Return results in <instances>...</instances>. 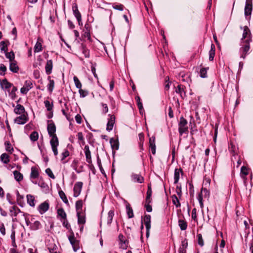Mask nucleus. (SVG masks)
I'll list each match as a JSON object with an SVG mask.
<instances>
[{
    "label": "nucleus",
    "mask_w": 253,
    "mask_h": 253,
    "mask_svg": "<svg viewBox=\"0 0 253 253\" xmlns=\"http://www.w3.org/2000/svg\"><path fill=\"white\" fill-rule=\"evenodd\" d=\"M31 88L30 84L29 83L28 85H24L23 87L21 88L20 92L22 94H26Z\"/></svg>",
    "instance_id": "nucleus-41"
},
{
    "label": "nucleus",
    "mask_w": 253,
    "mask_h": 253,
    "mask_svg": "<svg viewBox=\"0 0 253 253\" xmlns=\"http://www.w3.org/2000/svg\"><path fill=\"white\" fill-rule=\"evenodd\" d=\"M249 174L248 169L246 166H242L241 169V173L240 174L241 175H244V176H247Z\"/></svg>",
    "instance_id": "nucleus-45"
},
{
    "label": "nucleus",
    "mask_w": 253,
    "mask_h": 253,
    "mask_svg": "<svg viewBox=\"0 0 253 253\" xmlns=\"http://www.w3.org/2000/svg\"><path fill=\"white\" fill-rule=\"evenodd\" d=\"M78 223L79 224H84L85 223V215L82 211L77 212Z\"/></svg>",
    "instance_id": "nucleus-18"
},
{
    "label": "nucleus",
    "mask_w": 253,
    "mask_h": 253,
    "mask_svg": "<svg viewBox=\"0 0 253 253\" xmlns=\"http://www.w3.org/2000/svg\"><path fill=\"white\" fill-rule=\"evenodd\" d=\"M62 224H63V226L65 227V228H66L67 229L69 230L70 233H71L72 231H73L71 229L70 224L68 222V221L67 219V218L63 219Z\"/></svg>",
    "instance_id": "nucleus-44"
},
{
    "label": "nucleus",
    "mask_w": 253,
    "mask_h": 253,
    "mask_svg": "<svg viewBox=\"0 0 253 253\" xmlns=\"http://www.w3.org/2000/svg\"><path fill=\"white\" fill-rule=\"evenodd\" d=\"M0 233L2 236H4L6 234L5 228L3 223H0Z\"/></svg>",
    "instance_id": "nucleus-50"
},
{
    "label": "nucleus",
    "mask_w": 253,
    "mask_h": 253,
    "mask_svg": "<svg viewBox=\"0 0 253 253\" xmlns=\"http://www.w3.org/2000/svg\"><path fill=\"white\" fill-rule=\"evenodd\" d=\"M180 173L183 174L182 169L181 168L179 169H175L174 170V183L176 184L179 179Z\"/></svg>",
    "instance_id": "nucleus-17"
},
{
    "label": "nucleus",
    "mask_w": 253,
    "mask_h": 253,
    "mask_svg": "<svg viewBox=\"0 0 253 253\" xmlns=\"http://www.w3.org/2000/svg\"><path fill=\"white\" fill-rule=\"evenodd\" d=\"M79 92L80 93V97L84 98L88 94V91L87 90H84L82 88L79 89Z\"/></svg>",
    "instance_id": "nucleus-48"
},
{
    "label": "nucleus",
    "mask_w": 253,
    "mask_h": 253,
    "mask_svg": "<svg viewBox=\"0 0 253 253\" xmlns=\"http://www.w3.org/2000/svg\"><path fill=\"white\" fill-rule=\"evenodd\" d=\"M115 121V117L114 115H111L109 120L107 124L106 130L110 131L113 129V126Z\"/></svg>",
    "instance_id": "nucleus-11"
},
{
    "label": "nucleus",
    "mask_w": 253,
    "mask_h": 253,
    "mask_svg": "<svg viewBox=\"0 0 253 253\" xmlns=\"http://www.w3.org/2000/svg\"><path fill=\"white\" fill-rule=\"evenodd\" d=\"M0 159L1 162H2L4 164H7L9 161V156L6 153L2 154L0 156Z\"/></svg>",
    "instance_id": "nucleus-38"
},
{
    "label": "nucleus",
    "mask_w": 253,
    "mask_h": 253,
    "mask_svg": "<svg viewBox=\"0 0 253 253\" xmlns=\"http://www.w3.org/2000/svg\"><path fill=\"white\" fill-rule=\"evenodd\" d=\"M81 50L84 57L88 58L89 57V50L85 46L82 45Z\"/></svg>",
    "instance_id": "nucleus-40"
},
{
    "label": "nucleus",
    "mask_w": 253,
    "mask_h": 253,
    "mask_svg": "<svg viewBox=\"0 0 253 253\" xmlns=\"http://www.w3.org/2000/svg\"><path fill=\"white\" fill-rule=\"evenodd\" d=\"M16 195H17V202H18V204H19L21 206H22L21 204L22 203V200L23 199V196L20 195L18 191H16Z\"/></svg>",
    "instance_id": "nucleus-59"
},
{
    "label": "nucleus",
    "mask_w": 253,
    "mask_h": 253,
    "mask_svg": "<svg viewBox=\"0 0 253 253\" xmlns=\"http://www.w3.org/2000/svg\"><path fill=\"white\" fill-rule=\"evenodd\" d=\"M131 178L134 182L142 183L144 181L143 177L139 174L132 173L131 175Z\"/></svg>",
    "instance_id": "nucleus-10"
},
{
    "label": "nucleus",
    "mask_w": 253,
    "mask_h": 253,
    "mask_svg": "<svg viewBox=\"0 0 253 253\" xmlns=\"http://www.w3.org/2000/svg\"><path fill=\"white\" fill-rule=\"evenodd\" d=\"M14 112L16 114H23L25 112V108L24 107L20 105L17 104L14 108Z\"/></svg>",
    "instance_id": "nucleus-21"
},
{
    "label": "nucleus",
    "mask_w": 253,
    "mask_h": 253,
    "mask_svg": "<svg viewBox=\"0 0 253 253\" xmlns=\"http://www.w3.org/2000/svg\"><path fill=\"white\" fill-rule=\"evenodd\" d=\"M9 43L8 41H2L0 42V48L1 51H3L4 52H6L7 49V45Z\"/></svg>",
    "instance_id": "nucleus-30"
},
{
    "label": "nucleus",
    "mask_w": 253,
    "mask_h": 253,
    "mask_svg": "<svg viewBox=\"0 0 253 253\" xmlns=\"http://www.w3.org/2000/svg\"><path fill=\"white\" fill-rule=\"evenodd\" d=\"M151 203H146L145 205V208H146V210L147 212H151L152 211V206L150 205Z\"/></svg>",
    "instance_id": "nucleus-64"
},
{
    "label": "nucleus",
    "mask_w": 253,
    "mask_h": 253,
    "mask_svg": "<svg viewBox=\"0 0 253 253\" xmlns=\"http://www.w3.org/2000/svg\"><path fill=\"white\" fill-rule=\"evenodd\" d=\"M72 10L73 12V14L75 17L76 18L78 23L80 24V22H81V14L80 11L78 10V5L77 3H75L73 4L72 6Z\"/></svg>",
    "instance_id": "nucleus-8"
},
{
    "label": "nucleus",
    "mask_w": 253,
    "mask_h": 253,
    "mask_svg": "<svg viewBox=\"0 0 253 253\" xmlns=\"http://www.w3.org/2000/svg\"><path fill=\"white\" fill-rule=\"evenodd\" d=\"M102 107V113L106 114L108 112V107L106 104L102 103L101 104Z\"/></svg>",
    "instance_id": "nucleus-62"
},
{
    "label": "nucleus",
    "mask_w": 253,
    "mask_h": 253,
    "mask_svg": "<svg viewBox=\"0 0 253 253\" xmlns=\"http://www.w3.org/2000/svg\"><path fill=\"white\" fill-rule=\"evenodd\" d=\"M19 67L15 60L10 62L9 70L13 73H17L19 71Z\"/></svg>",
    "instance_id": "nucleus-15"
},
{
    "label": "nucleus",
    "mask_w": 253,
    "mask_h": 253,
    "mask_svg": "<svg viewBox=\"0 0 253 253\" xmlns=\"http://www.w3.org/2000/svg\"><path fill=\"white\" fill-rule=\"evenodd\" d=\"M32 129V126L31 122L28 125H26L24 128L25 132L27 134L30 133V130Z\"/></svg>",
    "instance_id": "nucleus-61"
},
{
    "label": "nucleus",
    "mask_w": 253,
    "mask_h": 253,
    "mask_svg": "<svg viewBox=\"0 0 253 253\" xmlns=\"http://www.w3.org/2000/svg\"><path fill=\"white\" fill-rule=\"evenodd\" d=\"M70 153L69 151L67 149H65L63 152L61 154L62 158L61 160L63 161L66 158L69 156Z\"/></svg>",
    "instance_id": "nucleus-53"
},
{
    "label": "nucleus",
    "mask_w": 253,
    "mask_h": 253,
    "mask_svg": "<svg viewBox=\"0 0 253 253\" xmlns=\"http://www.w3.org/2000/svg\"><path fill=\"white\" fill-rule=\"evenodd\" d=\"M114 216V210H110L108 212V216H107V224L108 225H110L113 220V218Z\"/></svg>",
    "instance_id": "nucleus-26"
},
{
    "label": "nucleus",
    "mask_w": 253,
    "mask_h": 253,
    "mask_svg": "<svg viewBox=\"0 0 253 253\" xmlns=\"http://www.w3.org/2000/svg\"><path fill=\"white\" fill-rule=\"evenodd\" d=\"M57 214L58 216H60L61 218L63 219H65L67 217L66 213L64 210H63V209L62 208L58 209Z\"/></svg>",
    "instance_id": "nucleus-36"
},
{
    "label": "nucleus",
    "mask_w": 253,
    "mask_h": 253,
    "mask_svg": "<svg viewBox=\"0 0 253 253\" xmlns=\"http://www.w3.org/2000/svg\"><path fill=\"white\" fill-rule=\"evenodd\" d=\"M84 153L85 155L86 161L88 164L92 163L91 152L89 150V147L88 145H85L84 148Z\"/></svg>",
    "instance_id": "nucleus-13"
},
{
    "label": "nucleus",
    "mask_w": 253,
    "mask_h": 253,
    "mask_svg": "<svg viewBox=\"0 0 253 253\" xmlns=\"http://www.w3.org/2000/svg\"><path fill=\"white\" fill-rule=\"evenodd\" d=\"M17 91V87L14 86H13L11 91L9 93V96L12 100H14L15 99L16 97L15 92Z\"/></svg>",
    "instance_id": "nucleus-37"
},
{
    "label": "nucleus",
    "mask_w": 253,
    "mask_h": 253,
    "mask_svg": "<svg viewBox=\"0 0 253 253\" xmlns=\"http://www.w3.org/2000/svg\"><path fill=\"white\" fill-rule=\"evenodd\" d=\"M27 117L24 114L21 115V116L17 117L15 119V122L19 125H23L27 121Z\"/></svg>",
    "instance_id": "nucleus-12"
},
{
    "label": "nucleus",
    "mask_w": 253,
    "mask_h": 253,
    "mask_svg": "<svg viewBox=\"0 0 253 253\" xmlns=\"http://www.w3.org/2000/svg\"><path fill=\"white\" fill-rule=\"evenodd\" d=\"M83 185V183L82 182H77L75 183L73 188L74 197H77L80 195L82 189Z\"/></svg>",
    "instance_id": "nucleus-7"
},
{
    "label": "nucleus",
    "mask_w": 253,
    "mask_h": 253,
    "mask_svg": "<svg viewBox=\"0 0 253 253\" xmlns=\"http://www.w3.org/2000/svg\"><path fill=\"white\" fill-rule=\"evenodd\" d=\"M126 213L129 218H131L134 216L133 210L131 208L130 204L126 202Z\"/></svg>",
    "instance_id": "nucleus-24"
},
{
    "label": "nucleus",
    "mask_w": 253,
    "mask_h": 253,
    "mask_svg": "<svg viewBox=\"0 0 253 253\" xmlns=\"http://www.w3.org/2000/svg\"><path fill=\"white\" fill-rule=\"evenodd\" d=\"M183 86V85L179 84L177 86L175 89V92L177 93L180 94L182 98H183L186 96Z\"/></svg>",
    "instance_id": "nucleus-23"
},
{
    "label": "nucleus",
    "mask_w": 253,
    "mask_h": 253,
    "mask_svg": "<svg viewBox=\"0 0 253 253\" xmlns=\"http://www.w3.org/2000/svg\"><path fill=\"white\" fill-rule=\"evenodd\" d=\"M11 215L13 216H17V214L19 212V209L16 206H13L10 210Z\"/></svg>",
    "instance_id": "nucleus-35"
},
{
    "label": "nucleus",
    "mask_w": 253,
    "mask_h": 253,
    "mask_svg": "<svg viewBox=\"0 0 253 253\" xmlns=\"http://www.w3.org/2000/svg\"><path fill=\"white\" fill-rule=\"evenodd\" d=\"M178 226L181 230H185L187 227V223L186 221L182 219L178 220Z\"/></svg>",
    "instance_id": "nucleus-29"
},
{
    "label": "nucleus",
    "mask_w": 253,
    "mask_h": 253,
    "mask_svg": "<svg viewBox=\"0 0 253 253\" xmlns=\"http://www.w3.org/2000/svg\"><path fill=\"white\" fill-rule=\"evenodd\" d=\"M53 63L51 60H48L46 62L45 69L47 75H50L52 72Z\"/></svg>",
    "instance_id": "nucleus-16"
},
{
    "label": "nucleus",
    "mask_w": 253,
    "mask_h": 253,
    "mask_svg": "<svg viewBox=\"0 0 253 253\" xmlns=\"http://www.w3.org/2000/svg\"><path fill=\"white\" fill-rule=\"evenodd\" d=\"M251 32L247 26H245L244 29V31L242 35V38L241 39V41H245V40L247 39L249 37H251Z\"/></svg>",
    "instance_id": "nucleus-20"
},
{
    "label": "nucleus",
    "mask_w": 253,
    "mask_h": 253,
    "mask_svg": "<svg viewBox=\"0 0 253 253\" xmlns=\"http://www.w3.org/2000/svg\"><path fill=\"white\" fill-rule=\"evenodd\" d=\"M58 194H59L60 198L63 201V202L65 204H66L67 205H69L68 199H67L65 193L62 190H60L58 191Z\"/></svg>",
    "instance_id": "nucleus-25"
},
{
    "label": "nucleus",
    "mask_w": 253,
    "mask_h": 253,
    "mask_svg": "<svg viewBox=\"0 0 253 253\" xmlns=\"http://www.w3.org/2000/svg\"><path fill=\"white\" fill-rule=\"evenodd\" d=\"M110 143L113 149L118 150L119 147V142L117 140L113 138H111L110 140Z\"/></svg>",
    "instance_id": "nucleus-28"
},
{
    "label": "nucleus",
    "mask_w": 253,
    "mask_h": 253,
    "mask_svg": "<svg viewBox=\"0 0 253 253\" xmlns=\"http://www.w3.org/2000/svg\"><path fill=\"white\" fill-rule=\"evenodd\" d=\"M43 41L41 38H38L37 42L36 43L34 46V52H39L42 50V43Z\"/></svg>",
    "instance_id": "nucleus-14"
},
{
    "label": "nucleus",
    "mask_w": 253,
    "mask_h": 253,
    "mask_svg": "<svg viewBox=\"0 0 253 253\" xmlns=\"http://www.w3.org/2000/svg\"><path fill=\"white\" fill-rule=\"evenodd\" d=\"M5 53V56L6 57L9 59V62H11L12 61L15 60V55L13 51L10 52H6Z\"/></svg>",
    "instance_id": "nucleus-33"
},
{
    "label": "nucleus",
    "mask_w": 253,
    "mask_h": 253,
    "mask_svg": "<svg viewBox=\"0 0 253 253\" xmlns=\"http://www.w3.org/2000/svg\"><path fill=\"white\" fill-rule=\"evenodd\" d=\"M198 243L201 246L203 247L204 245V240L202 237V235L201 234H198L197 235Z\"/></svg>",
    "instance_id": "nucleus-47"
},
{
    "label": "nucleus",
    "mask_w": 253,
    "mask_h": 253,
    "mask_svg": "<svg viewBox=\"0 0 253 253\" xmlns=\"http://www.w3.org/2000/svg\"><path fill=\"white\" fill-rule=\"evenodd\" d=\"M44 104L45 107L47 110L49 111H51L53 108V105L50 103V102L48 100H46L44 101Z\"/></svg>",
    "instance_id": "nucleus-58"
},
{
    "label": "nucleus",
    "mask_w": 253,
    "mask_h": 253,
    "mask_svg": "<svg viewBox=\"0 0 253 253\" xmlns=\"http://www.w3.org/2000/svg\"><path fill=\"white\" fill-rule=\"evenodd\" d=\"M45 172L48 175V176L51 178L54 179L55 178V176L53 174L51 169L50 168H47L45 169Z\"/></svg>",
    "instance_id": "nucleus-49"
},
{
    "label": "nucleus",
    "mask_w": 253,
    "mask_h": 253,
    "mask_svg": "<svg viewBox=\"0 0 253 253\" xmlns=\"http://www.w3.org/2000/svg\"><path fill=\"white\" fill-rule=\"evenodd\" d=\"M209 69L208 68H202L200 70V76L202 78H205L207 77V70Z\"/></svg>",
    "instance_id": "nucleus-39"
},
{
    "label": "nucleus",
    "mask_w": 253,
    "mask_h": 253,
    "mask_svg": "<svg viewBox=\"0 0 253 253\" xmlns=\"http://www.w3.org/2000/svg\"><path fill=\"white\" fill-rule=\"evenodd\" d=\"M188 122L187 120L183 117H181L178 122V132L180 136H182L183 134H187L188 132V127L187 126Z\"/></svg>",
    "instance_id": "nucleus-3"
},
{
    "label": "nucleus",
    "mask_w": 253,
    "mask_h": 253,
    "mask_svg": "<svg viewBox=\"0 0 253 253\" xmlns=\"http://www.w3.org/2000/svg\"><path fill=\"white\" fill-rule=\"evenodd\" d=\"M135 100L137 102V106L139 108L140 113H142L144 111L142 103L141 101L140 97L139 96L135 97Z\"/></svg>",
    "instance_id": "nucleus-27"
},
{
    "label": "nucleus",
    "mask_w": 253,
    "mask_h": 253,
    "mask_svg": "<svg viewBox=\"0 0 253 253\" xmlns=\"http://www.w3.org/2000/svg\"><path fill=\"white\" fill-rule=\"evenodd\" d=\"M83 201L78 200L76 203V210L77 212L82 211Z\"/></svg>",
    "instance_id": "nucleus-34"
},
{
    "label": "nucleus",
    "mask_w": 253,
    "mask_h": 253,
    "mask_svg": "<svg viewBox=\"0 0 253 253\" xmlns=\"http://www.w3.org/2000/svg\"><path fill=\"white\" fill-rule=\"evenodd\" d=\"M149 147H156L155 145V137L154 136H152L149 141Z\"/></svg>",
    "instance_id": "nucleus-51"
},
{
    "label": "nucleus",
    "mask_w": 253,
    "mask_h": 253,
    "mask_svg": "<svg viewBox=\"0 0 253 253\" xmlns=\"http://www.w3.org/2000/svg\"><path fill=\"white\" fill-rule=\"evenodd\" d=\"M215 55V50L210 49L209 51V60L212 61L214 59V57Z\"/></svg>",
    "instance_id": "nucleus-63"
},
{
    "label": "nucleus",
    "mask_w": 253,
    "mask_h": 253,
    "mask_svg": "<svg viewBox=\"0 0 253 253\" xmlns=\"http://www.w3.org/2000/svg\"><path fill=\"white\" fill-rule=\"evenodd\" d=\"M112 7L119 11H123L124 10V6L122 4H117L116 3H114L112 5Z\"/></svg>",
    "instance_id": "nucleus-43"
},
{
    "label": "nucleus",
    "mask_w": 253,
    "mask_h": 253,
    "mask_svg": "<svg viewBox=\"0 0 253 253\" xmlns=\"http://www.w3.org/2000/svg\"><path fill=\"white\" fill-rule=\"evenodd\" d=\"M77 137L78 139L81 141L82 144L84 145L85 144V141L83 133L81 132H78L77 134Z\"/></svg>",
    "instance_id": "nucleus-54"
},
{
    "label": "nucleus",
    "mask_w": 253,
    "mask_h": 253,
    "mask_svg": "<svg viewBox=\"0 0 253 253\" xmlns=\"http://www.w3.org/2000/svg\"><path fill=\"white\" fill-rule=\"evenodd\" d=\"M152 194V190L151 184H148L147 191L146 193V200H145L146 203H151L152 202V199H151Z\"/></svg>",
    "instance_id": "nucleus-19"
},
{
    "label": "nucleus",
    "mask_w": 253,
    "mask_h": 253,
    "mask_svg": "<svg viewBox=\"0 0 253 253\" xmlns=\"http://www.w3.org/2000/svg\"><path fill=\"white\" fill-rule=\"evenodd\" d=\"M47 131L49 135L51 137L50 141V144L51 146L52 150L55 156L58 155L57 147L59 145V141L56 135L55 134L56 131V126L52 121H48Z\"/></svg>",
    "instance_id": "nucleus-1"
},
{
    "label": "nucleus",
    "mask_w": 253,
    "mask_h": 253,
    "mask_svg": "<svg viewBox=\"0 0 253 253\" xmlns=\"http://www.w3.org/2000/svg\"><path fill=\"white\" fill-rule=\"evenodd\" d=\"M253 10V2L252 0H246V4L244 9L245 16L247 19L248 16H250L252 14Z\"/></svg>",
    "instance_id": "nucleus-5"
},
{
    "label": "nucleus",
    "mask_w": 253,
    "mask_h": 253,
    "mask_svg": "<svg viewBox=\"0 0 253 253\" xmlns=\"http://www.w3.org/2000/svg\"><path fill=\"white\" fill-rule=\"evenodd\" d=\"M5 144L6 150L11 153V152L13 150V149L12 147L11 144L9 142H6Z\"/></svg>",
    "instance_id": "nucleus-60"
},
{
    "label": "nucleus",
    "mask_w": 253,
    "mask_h": 253,
    "mask_svg": "<svg viewBox=\"0 0 253 253\" xmlns=\"http://www.w3.org/2000/svg\"><path fill=\"white\" fill-rule=\"evenodd\" d=\"M97 164H98V166L99 167V168L100 169L101 172L102 173V174H105V171L102 166L101 160L99 159V157H97Z\"/></svg>",
    "instance_id": "nucleus-52"
},
{
    "label": "nucleus",
    "mask_w": 253,
    "mask_h": 253,
    "mask_svg": "<svg viewBox=\"0 0 253 253\" xmlns=\"http://www.w3.org/2000/svg\"><path fill=\"white\" fill-rule=\"evenodd\" d=\"M74 82L75 83L76 87L79 89L82 88V84L79 81V79L76 77L74 76L73 78Z\"/></svg>",
    "instance_id": "nucleus-46"
},
{
    "label": "nucleus",
    "mask_w": 253,
    "mask_h": 253,
    "mask_svg": "<svg viewBox=\"0 0 253 253\" xmlns=\"http://www.w3.org/2000/svg\"><path fill=\"white\" fill-rule=\"evenodd\" d=\"M172 198L173 204L175 206V207L177 208L180 207L181 205L177 196L175 195H173L172 196Z\"/></svg>",
    "instance_id": "nucleus-42"
},
{
    "label": "nucleus",
    "mask_w": 253,
    "mask_h": 253,
    "mask_svg": "<svg viewBox=\"0 0 253 253\" xmlns=\"http://www.w3.org/2000/svg\"><path fill=\"white\" fill-rule=\"evenodd\" d=\"M41 227V224L38 221H36L33 224V230H38Z\"/></svg>",
    "instance_id": "nucleus-56"
},
{
    "label": "nucleus",
    "mask_w": 253,
    "mask_h": 253,
    "mask_svg": "<svg viewBox=\"0 0 253 253\" xmlns=\"http://www.w3.org/2000/svg\"><path fill=\"white\" fill-rule=\"evenodd\" d=\"M13 174L15 179L17 181H20L23 179L22 174L17 170L13 171Z\"/></svg>",
    "instance_id": "nucleus-31"
},
{
    "label": "nucleus",
    "mask_w": 253,
    "mask_h": 253,
    "mask_svg": "<svg viewBox=\"0 0 253 253\" xmlns=\"http://www.w3.org/2000/svg\"><path fill=\"white\" fill-rule=\"evenodd\" d=\"M252 42V38L249 37L245 41H241V47L240 48V57L245 59L250 49V42Z\"/></svg>",
    "instance_id": "nucleus-2"
},
{
    "label": "nucleus",
    "mask_w": 253,
    "mask_h": 253,
    "mask_svg": "<svg viewBox=\"0 0 253 253\" xmlns=\"http://www.w3.org/2000/svg\"><path fill=\"white\" fill-rule=\"evenodd\" d=\"M144 222L146 229V235L147 237H148L151 228V215L149 214L145 215L144 217Z\"/></svg>",
    "instance_id": "nucleus-6"
},
{
    "label": "nucleus",
    "mask_w": 253,
    "mask_h": 253,
    "mask_svg": "<svg viewBox=\"0 0 253 253\" xmlns=\"http://www.w3.org/2000/svg\"><path fill=\"white\" fill-rule=\"evenodd\" d=\"M48 79L49 80V84L47 85V89L49 92H51L54 87V81L50 79V77H48Z\"/></svg>",
    "instance_id": "nucleus-32"
},
{
    "label": "nucleus",
    "mask_w": 253,
    "mask_h": 253,
    "mask_svg": "<svg viewBox=\"0 0 253 253\" xmlns=\"http://www.w3.org/2000/svg\"><path fill=\"white\" fill-rule=\"evenodd\" d=\"M0 84L3 89H8L12 86V84L8 82L6 79L3 80Z\"/></svg>",
    "instance_id": "nucleus-22"
},
{
    "label": "nucleus",
    "mask_w": 253,
    "mask_h": 253,
    "mask_svg": "<svg viewBox=\"0 0 253 253\" xmlns=\"http://www.w3.org/2000/svg\"><path fill=\"white\" fill-rule=\"evenodd\" d=\"M188 246V242L187 240L185 239L181 242V245L179 248V249H184L186 250Z\"/></svg>",
    "instance_id": "nucleus-57"
},
{
    "label": "nucleus",
    "mask_w": 253,
    "mask_h": 253,
    "mask_svg": "<svg viewBox=\"0 0 253 253\" xmlns=\"http://www.w3.org/2000/svg\"><path fill=\"white\" fill-rule=\"evenodd\" d=\"M7 68L5 66L1 64L0 65V75H4L6 71Z\"/></svg>",
    "instance_id": "nucleus-55"
},
{
    "label": "nucleus",
    "mask_w": 253,
    "mask_h": 253,
    "mask_svg": "<svg viewBox=\"0 0 253 253\" xmlns=\"http://www.w3.org/2000/svg\"><path fill=\"white\" fill-rule=\"evenodd\" d=\"M68 239L72 246L74 251L75 252L77 251L79 248V242L75 238L73 231H72L71 235L68 237Z\"/></svg>",
    "instance_id": "nucleus-4"
},
{
    "label": "nucleus",
    "mask_w": 253,
    "mask_h": 253,
    "mask_svg": "<svg viewBox=\"0 0 253 253\" xmlns=\"http://www.w3.org/2000/svg\"><path fill=\"white\" fill-rule=\"evenodd\" d=\"M49 207V204L46 201H45L39 206L38 207V211L42 214L48 211Z\"/></svg>",
    "instance_id": "nucleus-9"
}]
</instances>
